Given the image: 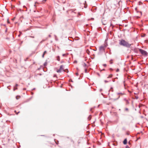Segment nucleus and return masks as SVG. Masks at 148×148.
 Instances as JSON below:
<instances>
[{
    "instance_id": "nucleus-44",
    "label": "nucleus",
    "mask_w": 148,
    "mask_h": 148,
    "mask_svg": "<svg viewBox=\"0 0 148 148\" xmlns=\"http://www.w3.org/2000/svg\"><path fill=\"white\" fill-rule=\"evenodd\" d=\"M20 36V35H18V36Z\"/></svg>"
},
{
    "instance_id": "nucleus-33",
    "label": "nucleus",
    "mask_w": 148,
    "mask_h": 148,
    "mask_svg": "<svg viewBox=\"0 0 148 148\" xmlns=\"http://www.w3.org/2000/svg\"><path fill=\"white\" fill-rule=\"evenodd\" d=\"M110 70H112V68H110Z\"/></svg>"
},
{
    "instance_id": "nucleus-8",
    "label": "nucleus",
    "mask_w": 148,
    "mask_h": 148,
    "mask_svg": "<svg viewBox=\"0 0 148 148\" xmlns=\"http://www.w3.org/2000/svg\"><path fill=\"white\" fill-rule=\"evenodd\" d=\"M91 115H90L88 117V119L89 120H90L91 118Z\"/></svg>"
},
{
    "instance_id": "nucleus-15",
    "label": "nucleus",
    "mask_w": 148,
    "mask_h": 148,
    "mask_svg": "<svg viewBox=\"0 0 148 148\" xmlns=\"http://www.w3.org/2000/svg\"><path fill=\"white\" fill-rule=\"evenodd\" d=\"M126 103L127 104L129 103V102L128 100H126Z\"/></svg>"
},
{
    "instance_id": "nucleus-3",
    "label": "nucleus",
    "mask_w": 148,
    "mask_h": 148,
    "mask_svg": "<svg viewBox=\"0 0 148 148\" xmlns=\"http://www.w3.org/2000/svg\"><path fill=\"white\" fill-rule=\"evenodd\" d=\"M63 67L64 66L63 65L60 66L59 69L57 70V72L60 73L62 71L65 72V70L64 69Z\"/></svg>"
},
{
    "instance_id": "nucleus-9",
    "label": "nucleus",
    "mask_w": 148,
    "mask_h": 148,
    "mask_svg": "<svg viewBox=\"0 0 148 148\" xmlns=\"http://www.w3.org/2000/svg\"><path fill=\"white\" fill-rule=\"evenodd\" d=\"M112 74H110L107 77V78H111L112 77Z\"/></svg>"
},
{
    "instance_id": "nucleus-42",
    "label": "nucleus",
    "mask_w": 148,
    "mask_h": 148,
    "mask_svg": "<svg viewBox=\"0 0 148 148\" xmlns=\"http://www.w3.org/2000/svg\"><path fill=\"white\" fill-rule=\"evenodd\" d=\"M24 90H25V88H24L23 89Z\"/></svg>"
},
{
    "instance_id": "nucleus-21",
    "label": "nucleus",
    "mask_w": 148,
    "mask_h": 148,
    "mask_svg": "<svg viewBox=\"0 0 148 148\" xmlns=\"http://www.w3.org/2000/svg\"><path fill=\"white\" fill-rule=\"evenodd\" d=\"M45 55V54H44V53L42 55V58H43L44 57Z\"/></svg>"
},
{
    "instance_id": "nucleus-39",
    "label": "nucleus",
    "mask_w": 148,
    "mask_h": 148,
    "mask_svg": "<svg viewBox=\"0 0 148 148\" xmlns=\"http://www.w3.org/2000/svg\"><path fill=\"white\" fill-rule=\"evenodd\" d=\"M69 72L67 70V71L66 72L67 73H68Z\"/></svg>"
},
{
    "instance_id": "nucleus-24",
    "label": "nucleus",
    "mask_w": 148,
    "mask_h": 148,
    "mask_svg": "<svg viewBox=\"0 0 148 148\" xmlns=\"http://www.w3.org/2000/svg\"><path fill=\"white\" fill-rule=\"evenodd\" d=\"M126 148H130V147L127 146L126 147Z\"/></svg>"
},
{
    "instance_id": "nucleus-10",
    "label": "nucleus",
    "mask_w": 148,
    "mask_h": 148,
    "mask_svg": "<svg viewBox=\"0 0 148 148\" xmlns=\"http://www.w3.org/2000/svg\"><path fill=\"white\" fill-rule=\"evenodd\" d=\"M112 59H111L110 60V63L111 64H112L113 63V62H112Z\"/></svg>"
},
{
    "instance_id": "nucleus-22",
    "label": "nucleus",
    "mask_w": 148,
    "mask_h": 148,
    "mask_svg": "<svg viewBox=\"0 0 148 148\" xmlns=\"http://www.w3.org/2000/svg\"><path fill=\"white\" fill-rule=\"evenodd\" d=\"M103 65L104 66L106 67V64H103Z\"/></svg>"
},
{
    "instance_id": "nucleus-23",
    "label": "nucleus",
    "mask_w": 148,
    "mask_h": 148,
    "mask_svg": "<svg viewBox=\"0 0 148 148\" xmlns=\"http://www.w3.org/2000/svg\"><path fill=\"white\" fill-rule=\"evenodd\" d=\"M85 72L86 73H87V70L86 69H85Z\"/></svg>"
},
{
    "instance_id": "nucleus-13",
    "label": "nucleus",
    "mask_w": 148,
    "mask_h": 148,
    "mask_svg": "<svg viewBox=\"0 0 148 148\" xmlns=\"http://www.w3.org/2000/svg\"><path fill=\"white\" fill-rule=\"evenodd\" d=\"M84 66H86V64L85 63H84L83 65Z\"/></svg>"
},
{
    "instance_id": "nucleus-30",
    "label": "nucleus",
    "mask_w": 148,
    "mask_h": 148,
    "mask_svg": "<svg viewBox=\"0 0 148 148\" xmlns=\"http://www.w3.org/2000/svg\"><path fill=\"white\" fill-rule=\"evenodd\" d=\"M16 99H18V98H17V96H16Z\"/></svg>"
},
{
    "instance_id": "nucleus-28",
    "label": "nucleus",
    "mask_w": 148,
    "mask_h": 148,
    "mask_svg": "<svg viewBox=\"0 0 148 148\" xmlns=\"http://www.w3.org/2000/svg\"><path fill=\"white\" fill-rule=\"evenodd\" d=\"M76 75L77 76L78 75V73H76Z\"/></svg>"
},
{
    "instance_id": "nucleus-32",
    "label": "nucleus",
    "mask_w": 148,
    "mask_h": 148,
    "mask_svg": "<svg viewBox=\"0 0 148 148\" xmlns=\"http://www.w3.org/2000/svg\"><path fill=\"white\" fill-rule=\"evenodd\" d=\"M19 112H18L17 113H16V114H17L19 113Z\"/></svg>"
},
{
    "instance_id": "nucleus-46",
    "label": "nucleus",
    "mask_w": 148,
    "mask_h": 148,
    "mask_svg": "<svg viewBox=\"0 0 148 148\" xmlns=\"http://www.w3.org/2000/svg\"><path fill=\"white\" fill-rule=\"evenodd\" d=\"M14 111H15V112H16V110H15Z\"/></svg>"
},
{
    "instance_id": "nucleus-43",
    "label": "nucleus",
    "mask_w": 148,
    "mask_h": 148,
    "mask_svg": "<svg viewBox=\"0 0 148 148\" xmlns=\"http://www.w3.org/2000/svg\"><path fill=\"white\" fill-rule=\"evenodd\" d=\"M91 110H92V109H90V111H91Z\"/></svg>"
},
{
    "instance_id": "nucleus-6",
    "label": "nucleus",
    "mask_w": 148,
    "mask_h": 148,
    "mask_svg": "<svg viewBox=\"0 0 148 148\" xmlns=\"http://www.w3.org/2000/svg\"><path fill=\"white\" fill-rule=\"evenodd\" d=\"M123 143L125 145L127 143V140L126 139H125L123 141Z\"/></svg>"
},
{
    "instance_id": "nucleus-4",
    "label": "nucleus",
    "mask_w": 148,
    "mask_h": 148,
    "mask_svg": "<svg viewBox=\"0 0 148 148\" xmlns=\"http://www.w3.org/2000/svg\"><path fill=\"white\" fill-rule=\"evenodd\" d=\"M106 47V46H101L99 47V50L101 51H104Z\"/></svg>"
},
{
    "instance_id": "nucleus-17",
    "label": "nucleus",
    "mask_w": 148,
    "mask_h": 148,
    "mask_svg": "<svg viewBox=\"0 0 148 148\" xmlns=\"http://www.w3.org/2000/svg\"><path fill=\"white\" fill-rule=\"evenodd\" d=\"M47 64V62H45L44 64V66H46Z\"/></svg>"
},
{
    "instance_id": "nucleus-19",
    "label": "nucleus",
    "mask_w": 148,
    "mask_h": 148,
    "mask_svg": "<svg viewBox=\"0 0 148 148\" xmlns=\"http://www.w3.org/2000/svg\"><path fill=\"white\" fill-rule=\"evenodd\" d=\"M104 82H105V83H107V82H109V81L105 80L104 81Z\"/></svg>"
},
{
    "instance_id": "nucleus-20",
    "label": "nucleus",
    "mask_w": 148,
    "mask_h": 148,
    "mask_svg": "<svg viewBox=\"0 0 148 148\" xmlns=\"http://www.w3.org/2000/svg\"><path fill=\"white\" fill-rule=\"evenodd\" d=\"M119 69H116V71L117 72H119Z\"/></svg>"
},
{
    "instance_id": "nucleus-18",
    "label": "nucleus",
    "mask_w": 148,
    "mask_h": 148,
    "mask_svg": "<svg viewBox=\"0 0 148 148\" xmlns=\"http://www.w3.org/2000/svg\"><path fill=\"white\" fill-rule=\"evenodd\" d=\"M47 51H44L43 53L45 54V53H47Z\"/></svg>"
},
{
    "instance_id": "nucleus-45",
    "label": "nucleus",
    "mask_w": 148,
    "mask_h": 148,
    "mask_svg": "<svg viewBox=\"0 0 148 148\" xmlns=\"http://www.w3.org/2000/svg\"><path fill=\"white\" fill-rule=\"evenodd\" d=\"M44 40H42V41H44Z\"/></svg>"
},
{
    "instance_id": "nucleus-47",
    "label": "nucleus",
    "mask_w": 148,
    "mask_h": 148,
    "mask_svg": "<svg viewBox=\"0 0 148 148\" xmlns=\"http://www.w3.org/2000/svg\"><path fill=\"white\" fill-rule=\"evenodd\" d=\"M63 10H64V8H63Z\"/></svg>"
},
{
    "instance_id": "nucleus-37",
    "label": "nucleus",
    "mask_w": 148,
    "mask_h": 148,
    "mask_svg": "<svg viewBox=\"0 0 148 148\" xmlns=\"http://www.w3.org/2000/svg\"><path fill=\"white\" fill-rule=\"evenodd\" d=\"M136 99H138V97H136Z\"/></svg>"
},
{
    "instance_id": "nucleus-1",
    "label": "nucleus",
    "mask_w": 148,
    "mask_h": 148,
    "mask_svg": "<svg viewBox=\"0 0 148 148\" xmlns=\"http://www.w3.org/2000/svg\"><path fill=\"white\" fill-rule=\"evenodd\" d=\"M119 44L120 45L127 48L130 47L131 45V44H129L127 42L124 40H122L120 41Z\"/></svg>"
},
{
    "instance_id": "nucleus-49",
    "label": "nucleus",
    "mask_w": 148,
    "mask_h": 148,
    "mask_svg": "<svg viewBox=\"0 0 148 148\" xmlns=\"http://www.w3.org/2000/svg\"><path fill=\"white\" fill-rule=\"evenodd\" d=\"M29 1H30V0H29Z\"/></svg>"
},
{
    "instance_id": "nucleus-26",
    "label": "nucleus",
    "mask_w": 148,
    "mask_h": 148,
    "mask_svg": "<svg viewBox=\"0 0 148 148\" xmlns=\"http://www.w3.org/2000/svg\"><path fill=\"white\" fill-rule=\"evenodd\" d=\"M65 54H63L62 56H65Z\"/></svg>"
},
{
    "instance_id": "nucleus-36",
    "label": "nucleus",
    "mask_w": 148,
    "mask_h": 148,
    "mask_svg": "<svg viewBox=\"0 0 148 148\" xmlns=\"http://www.w3.org/2000/svg\"><path fill=\"white\" fill-rule=\"evenodd\" d=\"M32 38H34V36H31Z\"/></svg>"
},
{
    "instance_id": "nucleus-27",
    "label": "nucleus",
    "mask_w": 148,
    "mask_h": 148,
    "mask_svg": "<svg viewBox=\"0 0 148 148\" xmlns=\"http://www.w3.org/2000/svg\"><path fill=\"white\" fill-rule=\"evenodd\" d=\"M125 110H126V111H127L128 110V109L127 108H126L125 109Z\"/></svg>"
},
{
    "instance_id": "nucleus-2",
    "label": "nucleus",
    "mask_w": 148,
    "mask_h": 148,
    "mask_svg": "<svg viewBox=\"0 0 148 148\" xmlns=\"http://www.w3.org/2000/svg\"><path fill=\"white\" fill-rule=\"evenodd\" d=\"M139 51L141 53V54L145 56H147V52L141 49H139Z\"/></svg>"
},
{
    "instance_id": "nucleus-40",
    "label": "nucleus",
    "mask_w": 148,
    "mask_h": 148,
    "mask_svg": "<svg viewBox=\"0 0 148 148\" xmlns=\"http://www.w3.org/2000/svg\"><path fill=\"white\" fill-rule=\"evenodd\" d=\"M92 19H94V18H92Z\"/></svg>"
},
{
    "instance_id": "nucleus-31",
    "label": "nucleus",
    "mask_w": 148,
    "mask_h": 148,
    "mask_svg": "<svg viewBox=\"0 0 148 148\" xmlns=\"http://www.w3.org/2000/svg\"><path fill=\"white\" fill-rule=\"evenodd\" d=\"M124 100H125V101H126V100H127L126 99H124Z\"/></svg>"
},
{
    "instance_id": "nucleus-14",
    "label": "nucleus",
    "mask_w": 148,
    "mask_h": 148,
    "mask_svg": "<svg viewBox=\"0 0 148 148\" xmlns=\"http://www.w3.org/2000/svg\"><path fill=\"white\" fill-rule=\"evenodd\" d=\"M16 87L15 86H14V91L15 90H16V89H17V88H16Z\"/></svg>"
},
{
    "instance_id": "nucleus-35",
    "label": "nucleus",
    "mask_w": 148,
    "mask_h": 148,
    "mask_svg": "<svg viewBox=\"0 0 148 148\" xmlns=\"http://www.w3.org/2000/svg\"><path fill=\"white\" fill-rule=\"evenodd\" d=\"M77 62V61H75L74 62V63H75V62Z\"/></svg>"
},
{
    "instance_id": "nucleus-25",
    "label": "nucleus",
    "mask_w": 148,
    "mask_h": 148,
    "mask_svg": "<svg viewBox=\"0 0 148 148\" xmlns=\"http://www.w3.org/2000/svg\"><path fill=\"white\" fill-rule=\"evenodd\" d=\"M18 86V84H16L15 86L16 87H17Z\"/></svg>"
},
{
    "instance_id": "nucleus-12",
    "label": "nucleus",
    "mask_w": 148,
    "mask_h": 148,
    "mask_svg": "<svg viewBox=\"0 0 148 148\" xmlns=\"http://www.w3.org/2000/svg\"><path fill=\"white\" fill-rule=\"evenodd\" d=\"M119 97H120V96H119L116 99H114V100L115 101L116 100L118 99L119 98Z\"/></svg>"
},
{
    "instance_id": "nucleus-11",
    "label": "nucleus",
    "mask_w": 148,
    "mask_h": 148,
    "mask_svg": "<svg viewBox=\"0 0 148 148\" xmlns=\"http://www.w3.org/2000/svg\"><path fill=\"white\" fill-rule=\"evenodd\" d=\"M75 10H70V11L71 12H74V13H75V12H74V11Z\"/></svg>"
},
{
    "instance_id": "nucleus-41",
    "label": "nucleus",
    "mask_w": 148,
    "mask_h": 148,
    "mask_svg": "<svg viewBox=\"0 0 148 148\" xmlns=\"http://www.w3.org/2000/svg\"><path fill=\"white\" fill-rule=\"evenodd\" d=\"M136 9H137V8H135V10H136Z\"/></svg>"
},
{
    "instance_id": "nucleus-5",
    "label": "nucleus",
    "mask_w": 148,
    "mask_h": 148,
    "mask_svg": "<svg viewBox=\"0 0 148 148\" xmlns=\"http://www.w3.org/2000/svg\"><path fill=\"white\" fill-rule=\"evenodd\" d=\"M102 23L103 25H105L107 24V22L106 21H103V20H102Z\"/></svg>"
},
{
    "instance_id": "nucleus-16",
    "label": "nucleus",
    "mask_w": 148,
    "mask_h": 148,
    "mask_svg": "<svg viewBox=\"0 0 148 148\" xmlns=\"http://www.w3.org/2000/svg\"><path fill=\"white\" fill-rule=\"evenodd\" d=\"M117 94L118 95H120V94H121V95H123V93H117Z\"/></svg>"
},
{
    "instance_id": "nucleus-38",
    "label": "nucleus",
    "mask_w": 148,
    "mask_h": 148,
    "mask_svg": "<svg viewBox=\"0 0 148 148\" xmlns=\"http://www.w3.org/2000/svg\"><path fill=\"white\" fill-rule=\"evenodd\" d=\"M55 37L56 38V36L55 35Z\"/></svg>"
},
{
    "instance_id": "nucleus-34",
    "label": "nucleus",
    "mask_w": 148,
    "mask_h": 148,
    "mask_svg": "<svg viewBox=\"0 0 148 148\" xmlns=\"http://www.w3.org/2000/svg\"><path fill=\"white\" fill-rule=\"evenodd\" d=\"M23 7V8H26V6H24Z\"/></svg>"
},
{
    "instance_id": "nucleus-7",
    "label": "nucleus",
    "mask_w": 148,
    "mask_h": 148,
    "mask_svg": "<svg viewBox=\"0 0 148 148\" xmlns=\"http://www.w3.org/2000/svg\"><path fill=\"white\" fill-rule=\"evenodd\" d=\"M57 60L58 61H60V58L59 56H58L57 57Z\"/></svg>"
},
{
    "instance_id": "nucleus-48",
    "label": "nucleus",
    "mask_w": 148,
    "mask_h": 148,
    "mask_svg": "<svg viewBox=\"0 0 148 148\" xmlns=\"http://www.w3.org/2000/svg\"><path fill=\"white\" fill-rule=\"evenodd\" d=\"M46 1V0H45V1Z\"/></svg>"
},
{
    "instance_id": "nucleus-29",
    "label": "nucleus",
    "mask_w": 148,
    "mask_h": 148,
    "mask_svg": "<svg viewBox=\"0 0 148 148\" xmlns=\"http://www.w3.org/2000/svg\"><path fill=\"white\" fill-rule=\"evenodd\" d=\"M51 35L49 34V37H51Z\"/></svg>"
}]
</instances>
